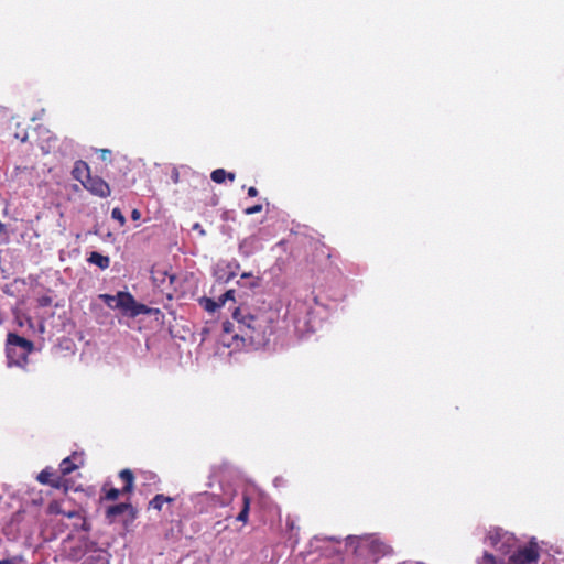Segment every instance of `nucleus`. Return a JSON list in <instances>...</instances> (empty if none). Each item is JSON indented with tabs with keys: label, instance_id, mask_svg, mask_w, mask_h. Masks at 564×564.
<instances>
[{
	"label": "nucleus",
	"instance_id": "1",
	"mask_svg": "<svg viewBox=\"0 0 564 564\" xmlns=\"http://www.w3.org/2000/svg\"><path fill=\"white\" fill-rule=\"evenodd\" d=\"M279 322V313L275 310H254L253 312L243 305L235 308L232 312V322H225L223 330L226 335H232L234 343L228 346H239V341L243 346L254 348L264 347L271 336L275 333Z\"/></svg>",
	"mask_w": 564,
	"mask_h": 564
},
{
	"label": "nucleus",
	"instance_id": "2",
	"mask_svg": "<svg viewBox=\"0 0 564 564\" xmlns=\"http://www.w3.org/2000/svg\"><path fill=\"white\" fill-rule=\"evenodd\" d=\"M33 341L9 333L6 343V355L9 366L24 367L28 364V356L33 351Z\"/></svg>",
	"mask_w": 564,
	"mask_h": 564
},
{
	"label": "nucleus",
	"instance_id": "3",
	"mask_svg": "<svg viewBox=\"0 0 564 564\" xmlns=\"http://www.w3.org/2000/svg\"><path fill=\"white\" fill-rule=\"evenodd\" d=\"M117 307L122 311L123 314L130 317H137L139 315H145L151 313V308L144 304L138 303L133 295L129 292L119 291Z\"/></svg>",
	"mask_w": 564,
	"mask_h": 564
},
{
	"label": "nucleus",
	"instance_id": "4",
	"mask_svg": "<svg viewBox=\"0 0 564 564\" xmlns=\"http://www.w3.org/2000/svg\"><path fill=\"white\" fill-rule=\"evenodd\" d=\"M540 547L536 542L530 541L527 545L519 547L513 552L507 564H531L536 563L540 558Z\"/></svg>",
	"mask_w": 564,
	"mask_h": 564
},
{
	"label": "nucleus",
	"instance_id": "5",
	"mask_svg": "<svg viewBox=\"0 0 564 564\" xmlns=\"http://www.w3.org/2000/svg\"><path fill=\"white\" fill-rule=\"evenodd\" d=\"M36 479L42 485H48L55 489H63L64 492H67L69 489V481L48 467L43 469L37 475Z\"/></svg>",
	"mask_w": 564,
	"mask_h": 564
},
{
	"label": "nucleus",
	"instance_id": "6",
	"mask_svg": "<svg viewBox=\"0 0 564 564\" xmlns=\"http://www.w3.org/2000/svg\"><path fill=\"white\" fill-rule=\"evenodd\" d=\"M84 188L95 196L107 198L111 194L109 184L98 175H90L84 182Z\"/></svg>",
	"mask_w": 564,
	"mask_h": 564
},
{
	"label": "nucleus",
	"instance_id": "7",
	"mask_svg": "<svg viewBox=\"0 0 564 564\" xmlns=\"http://www.w3.org/2000/svg\"><path fill=\"white\" fill-rule=\"evenodd\" d=\"M129 512L131 519L137 518V509L129 502H120L113 506H110L106 509V518L107 520L112 523L117 520L119 516H122L123 513Z\"/></svg>",
	"mask_w": 564,
	"mask_h": 564
},
{
	"label": "nucleus",
	"instance_id": "8",
	"mask_svg": "<svg viewBox=\"0 0 564 564\" xmlns=\"http://www.w3.org/2000/svg\"><path fill=\"white\" fill-rule=\"evenodd\" d=\"M72 175L75 180L79 181L84 185L85 180L90 177V170L85 161H76L72 170Z\"/></svg>",
	"mask_w": 564,
	"mask_h": 564
},
{
	"label": "nucleus",
	"instance_id": "9",
	"mask_svg": "<svg viewBox=\"0 0 564 564\" xmlns=\"http://www.w3.org/2000/svg\"><path fill=\"white\" fill-rule=\"evenodd\" d=\"M119 477L123 480L122 494H131L134 488V475L132 470L126 468L119 473Z\"/></svg>",
	"mask_w": 564,
	"mask_h": 564
},
{
	"label": "nucleus",
	"instance_id": "10",
	"mask_svg": "<svg viewBox=\"0 0 564 564\" xmlns=\"http://www.w3.org/2000/svg\"><path fill=\"white\" fill-rule=\"evenodd\" d=\"M74 459H76V453H74L72 457H66L61 462L59 475L63 476V478L79 467L76 463H74Z\"/></svg>",
	"mask_w": 564,
	"mask_h": 564
},
{
	"label": "nucleus",
	"instance_id": "11",
	"mask_svg": "<svg viewBox=\"0 0 564 564\" xmlns=\"http://www.w3.org/2000/svg\"><path fill=\"white\" fill-rule=\"evenodd\" d=\"M87 261L91 264H95L97 265L98 268H100L101 270H106L109 268L110 265V259L109 257L107 256H102L101 253L97 252V251H93Z\"/></svg>",
	"mask_w": 564,
	"mask_h": 564
},
{
	"label": "nucleus",
	"instance_id": "12",
	"mask_svg": "<svg viewBox=\"0 0 564 564\" xmlns=\"http://www.w3.org/2000/svg\"><path fill=\"white\" fill-rule=\"evenodd\" d=\"M505 538L507 542L511 541L513 538L509 535L507 532H503L501 529L495 528L489 531L488 533V540L490 541L491 545L496 546L500 539Z\"/></svg>",
	"mask_w": 564,
	"mask_h": 564
},
{
	"label": "nucleus",
	"instance_id": "13",
	"mask_svg": "<svg viewBox=\"0 0 564 564\" xmlns=\"http://www.w3.org/2000/svg\"><path fill=\"white\" fill-rule=\"evenodd\" d=\"M250 503H251V498L247 494H243L242 495V509L240 510V512L237 516L238 521L247 523L248 518H249Z\"/></svg>",
	"mask_w": 564,
	"mask_h": 564
},
{
	"label": "nucleus",
	"instance_id": "14",
	"mask_svg": "<svg viewBox=\"0 0 564 564\" xmlns=\"http://www.w3.org/2000/svg\"><path fill=\"white\" fill-rule=\"evenodd\" d=\"M174 499L162 494L155 495L149 502V508H153L158 511L162 510L165 502H172Z\"/></svg>",
	"mask_w": 564,
	"mask_h": 564
},
{
	"label": "nucleus",
	"instance_id": "15",
	"mask_svg": "<svg viewBox=\"0 0 564 564\" xmlns=\"http://www.w3.org/2000/svg\"><path fill=\"white\" fill-rule=\"evenodd\" d=\"M106 486L107 485H105L102 487V491L105 492L104 499H106V500L115 501V500H117L119 498L120 494H122V489L121 490H119L117 488L106 489Z\"/></svg>",
	"mask_w": 564,
	"mask_h": 564
},
{
	"label": "nucleus",
	"instance_id": "16",
	"mask_svg": "<svg viewBox=\"0 0 564 564\" xmlns=\"http://www.w3.org/2000/svg\"><path fill=\"white\" fill-rule=\"evenodd\" d=\"M200 303L204 305V308L208 312H215L218 307L223 306L220 301L218 300V302L209 299V297H204Z\"/></svg>",
	"mask_w": 564,
	"mask_h": 564
},
{
	"label": "nucleus",
	"instance_id": "17",
	"mask_svg": "<svg viewBox=\"0 0 564 564\" xmlns=\"http://www.w3.org/2000/svg\"><path fill=\"white\" fill-rule=\"evenodd\" d=\"M80 564H108V560L106 558V556L97 554L88 556Z\"/></svg>",
	"mask_w": 564,
	"mask_h": 564
},
{
	"label": "nucleus",
	"instance_id": "18",
	"mask_svg": "<svg viewBox=\"0 0 564 564\" xmlns=\"http://www.w3.org/2000/svg\"><path fill=\"white\" fill-rule=\"evenodd\" d=\"M227 172L224 169H216L212 172L210 178L217 184H221L226 180Z\"/></svg>",
	"mask_w": 564,
	"mask_h": 564
},
{
	"label": "nucleus",
	"instance_id": "19",
	"mask_svg": "<svg viewBox=\"0 0 564 564\" xmlns=\"http://www.w3.org/2000/svg\"><path fill=\"white\" fill-rule=\"evenodd\" d=\"M99 299L110 308H116L117 301H118V293L116 295L110 294H100Z\"/></svg>",
	"mask_w": 564,
	"mask_h": 564
},
{
	"label": "nucleus",
	"instance_id": "20",
	"mask_svg": "<svg viewBox=\"0 0 564 564\" xmlns=\"http://www.w3.org/2000/svg\"><path fill=\"white\" fill-rule=\"evenodd\" d=\"M47 510L51 514H63L64 510L62 509V506L58 501H52Z\"/></svg>",
	"mask_w": 564,
	"mask_h": 564
},
{
	"label": "nucleus",
	"instance_id": "21",
	"mask_svg": "<svg viewBox=\"0 0 564 564\" xmlns=\"http://www.w3.org/2000/svg\"><path fill=\"white\" fill-rule=\"evenodd\" d=\"M111 217L115 220H117L120 224V226H123L126 224V218H124L122 212L120 210V208H118V207L112 209Z\"/></svg>",
	"mask_w": 564,
	"mask_h": 564
},
{
	"label": "nucleus",
	"instance_id": "22",
	"mask_svg": "<svg viewBox=\"0 0 564 564\" xmlns=\"http://www.w3.org/2000/svg\"><path fill=\"white\" fill-rule=\"evenodd\" d=\"M481 564H496V558L491 553L485 552L481 557Z\"/></svg>",
	"mask_w": 564,
	"mask_h": 564
},
{
	"label": "nucleus",
	"instance_id": "23",
	"mask_svg": "<svg viewBox=\"0 0 564 564\" xmlns=\"http://www.w3.org/2000/svg\"><path fill=\"white\" fill-rule=\"evenodd\" d=\"M262 205L261 204H257L254 206H251V207H248L245 209V214L246 215H253V214H258L260 212H262Z\"/></svg>",
	"mask_w": 564,
	"mask_h": 564
},
{
	"label": "nucleus",
	"instance_id": "24",
	"mask_svg": "<svg viewBox=\"0 0 564 564\" xmlns=\"http://www.w3.org/2000/svg\"><path fill=\"white\" fill-rule=\"evenodd\" d=\"M234 295H235V291L234 290H228L227 292H225L219 297V301H220L221 305H224L226 303V301H228V300H234Z\"/></svg>",
	"mask_w": 564,
	"mask_h": 564
},
{
	"label": "nucleus",
	"instance_id": "25",
	"mask_svg": "<svg viewBox=\"0 0 564 564\" xmlns=\"http://www.w3.org/2000/svg\"><path fill=\"white\" fill-rule=\"evenodd\" d=\"M111 151L109 149H100L99 150V158L102 161H110L111 160Z\"/></svg>",
	"mask_w": 564,
	"mask_h": 564
},
{
	"label": "nucleus",
	"instance_id": "26",
	"mask_svg": "<svg viewBox=\"0 0 564 564\" xmlns=\"http://www.w3.org/2000/svg\"><path fill=\"white\" fill-rule=\"evenodd\" d=\"M80 520V524H77L83 531H89L90 530V523L86 520V518H84L83 516H80V518L78 519Z\"/></svg>",
	"mask_w": 564,
	"mask_h": 564
},
{
	"label": "nucleus",
	"instance_id": "27",
	"mask_svg": "<svg viewBox=\"0 0 564 564\" xmlns=\"http://www.w3.org/2000/svg\"><path fill=\"white\" fill-rule=\"evenodd\" d=\"M63 514L66 516L69 519H72V518L79 519L80 516H82L80 512L77 511V510L64 511Z\"/></svg>",
	"mask_w": 564,
	"mask_h": 564
},
{
	"label": "nucleus",
	"instance_id": "28",
	"mask_svg": "<svg viewBox=\"0 0 564 564\" xmlns=\"http://www.w3.org/2000/svg\"><path fill=\"white\" fill-rule=\"evenodd\" d=\"M286 528L290 531H293L296 528L294 519H292L290 516L286 517Z\"/></svg>",
	"mask_w": 564,
	"mask_h": 564
},
{
	"label": "nucleus",
	"instance_id": "29",
	"mask_svg": "<svg viewBox=\"0 0 564 564\" xmlns=\"http://www.w3.org/2000/svg\"><path fill=\"white\" fill-rule=\"evenodd\" d=\"M140 217H141V213H140L138 209H133V210L131 212V218H132L133 220H139V219H140Z\"/></svg>",
	"mask_w": 564,
	"mask_h": 564
},
{
	"label": "nucleus",
	"instance_id": "30",
	"mask_svg": "<svg viewBox=\"0 0 564 564\" xmlns=\"http://www.w3.org/2000/svg\"><path fill=\"white\" fill-rule=\"evenodd\" d=\"M248 195L250 197H256L258 195V189L256 187H253V186L249 187L248 188Z\"/></svg>",
	"mask_w": 564,
	"mask_h": 564
},
{
	"label": "nucleus",
	"instance_id": "31",
	"mask_svg": "<svg viewBox=\"0 0 564 564\" xmlns=\"http://www.w3.org/2000/svg\"><path fill=\"white\" fill-rule=\"evenodd\" d=\"M178 178H180V173L176 169L173 170V173H172V180L174 183H177L178 182Z\"/></svg>",
	"mask_w": 564,
	"mask_h": 564
},
{
	"label": "nucleus",
	"instance_id": "32",
	"mask_svg": "<svg viewBox=\"0 0 564 564\" xmlns=\"http://www.w3.org/2000/svg\"><path fill=\"white\" fill-rule=\"evenodd\" d=\"M226 178H228L229 181H231V182H232V181H235L236 175H235V173L227 172Z\"/></svg>",
	"mask_w": 564,
	"mask_h": 564
},
{
	"label": "nucleus",
	"instance_id": "33",
	"mask_svg": "<svg viewBox=\"0 0 564 564\" xmlns=\"http://www.w3.org/2000/svg\"><path fill=\"white\" fill-rule=\"evenodd\" d=\"M6 234V226L2 221H0V236Z\"/></svg>",
	"mask_w": 564,
	"mask_h": 564
},
{
	"label": "nucleus",
	"instance_id": "34",
	"mask_svg": "<svg viewBox=\"0 0 564 564\" xmlns=\"http://www.w3.org/2000/svg\"><path fill=\"white\" fill-rule=\"evenodd\" d=\"M3 323V316H2V313L0 312V325Z\"/></svg>",
	"mask_w": 564,
	"mask_h": 564
},
{
	"label": "nucleus",
	"instance_id": "35",
	"mask_svg": "<svg viewBox=\"0 0 564 564\" xmlns=\"http://www.w3.org/2000/svg\"><path fill=\"white\" fill-rule=\"evenodd\" d=\"M0 564H7V562H1V561H0Z\"/></svg>",
	"mask_w": 564,
	"mask_h": 564
}]
</instances>
